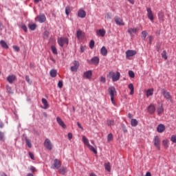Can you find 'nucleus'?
<instances>
[{
  "mask_svg": "<svg viewBox=\"0 0 176 176\" xmlns=\"http://www.w3.org/2000/svg\"><path fill=\"white\" fill-rule=\"evenodd\" d=\"M107 76L108 78H111L113 82H118V80L120 79V73L119 72H117L116 73L110 72Z\"/></svg>",
  "mask_w": 176,
  "mask_h": 176,
  "instance_id": "1",
  "label": "nucleus"
},
{
  "mask_svg": "<svg viewBox=\"0 0 176 176\" xmlns=\"http://www.w3.org/2000/svg\"><path fill=\"white\" fill-rule=\"evenodd\" d=\"M58 43L60 47H63L64 45H68V38L67 37H59L58 38Z\"/></svg>",
  "mask_w": 176,
  "mask_h": 176,
  "instance_id": "2",
  "label": "nucleus"
},
{
  "mask_svg": "<svg viewBox=\"0 0 176 176\" xmlns=\"http://www.w3.org/2000/svg\"><path fill=\"white\" fill-rule=\"evenodd\" d=\"M44 146L47 149V151H52L53 149V144H52V141L50 139L46 138L44 141Z\"/></svg>",
  "mask_w": 176,
  "mask_h": 176,
  "instance_id": "3",
  "label": "nucleus"
},
{
  "mask_svg": "<svg viewBox=\"0 0 176 176\" xmlns=\"http://www.w3.org/2000/svg\"><path fill=\"white\" fill-rule=\"evenodd\" d=\"M162 94L164 96V98L167 100L168 101H171L173 97L171 96V94H170V92L167 91L165 89H162L161 90Z\"/></svg>",
  "mask_w": 176,
  "mask_h": 176,
  "instance_id": "4",
  "label": "nucleus"
},
{
  "mask_svg": "<svg viewBox=\"0 0 176 176\" xmlns=\"http://www.w3.org/2000/svg\"><path fill=\"white\" fill-rule=\"evenodd\" d=\"M73 64H74V66H72L70 67L72 72H78V69L79 68L80 63H79V61L78 60H74L73 61Z\"/></svg>",
  "mask_w": 176,
  "mask_h": 176,
  "instance_id": "5",
  "label": "nucleus"
},
{
  "mask_svg": "<svg viewBox=\"0 0 176 176\" xmlns=\"http://www.w3.org/2000/svg\"><path fill=\"white\" fill-rule=\"evenodd\" d=\"M60 167H61V162L60 161V160L55 159L54 160V164H53L52 168L58 170V168H60Z\"/></svg>",
  "mask_w": 176,
  "mask_h": 176,
  "instance_id": "6",
  "label": "nucleus"
},
{
  "mask_svg": "<svg viewBox=\"0 0 176 176\" xmlns=\"http://www.w3.org/2000/svg\"><path fill=\"white\" fill-rule=\"evenodd\" d=\"M137 54V52L133 50H129L126 52V58H130V57H133V56H135Z\"/></svg>",
  "mask_w": 176,
  "mask_h": 176,
  "instance_id": "7",
  "label": "nucleus"
},
{
  "mask_svg": "<svg viewBox=\"0 0 176 176\" xmlns=\"http://www.w3.org/2000/svg\"><path fill=\"white\" fill-rule=\"evenodd\" d=\"M154 145L158 151H160V138H159V136L155 137Z\"/></svg>",
  "mask_w": 176,
  "mask_h": 176,
  "instance_id": "8",
  "label": "nucleus"
},
{
  "mask_svg": "<svg viewBox=\"0 0 176 176\" xmlns=\"http://www.w3.org/2000/svg\"><path fill=\"white\" fill-rule=\"evenodd\" d=\"M114 21L117 25H124V22H123V19L120 16H115Z\"/></svg>",
  "mask_w": 176,
  "mask_h": 176,
  "instance_id": "9",
  "label": "nucleus"
},
{
  "mask_svg": "<svg viewBox=\"0 0 176 176\" xmlns=\"http://www.w3.org/2000/svg\"><path fill=\"white\" fill-rule=\"evenodd\" d=\"M148 112L150 113V115H153L155 112H156V107H155V104H151L148 107Z\"/></svg>",
  "mask_w": 176,
  "mask_h": 176,
  "instance_id": "10",
  "label": "nucleus"
},
{
  "mask_svg": "<svg viewBox=\"0 0 176 176\" xmlns=\"http://www.w3.org/2000/svg\"><path fill=\"white\" fill-rule=\"evenodd\" d=\"M138 32V28H130L128 29V34L133 37L134 36V34H137Z\"/></svg>",
  "mask_w": 176,
  "mask_h": 176,
  "instance_id": "11",
  "label": "nucleus"
},
{
  "mask_svg": "<svg viewBox=\"0 0 176 176\" xmlns=\"http://www.w3.org/2000/svg\"><path fill=\"white\" fill-rule=\"evenodd\" d=\"M56 122L59 124V126H62L63 129H67V125L64 123V121L61 120V118L57 117Z\"/></svg>",
  "mask_w": 176,
  "mask_h": 176,
  "instance_id": "12",
  "label": "nucleus"
},
{
  "mask_svg": "<svg viewBox=\"0 0 176 176\" xmlns=\"http://www.w3.org/2000/svg\"><path fill=\"white\" fill-rule=\"evenodd\" d=\"M116 89H115V87H109V94L110 96H116Z\"/></svg>",
  "mask_w": 176,
  "mask_h": 176,
  "instance_id": "13",
  "label": "nucleus"
},
{
  "mask_svg": "<svg viewBox=\"0 0 176 176\" xmlns=\"http://www.w3.org/2000/svg\"><path fill=\"white\" fill-rule=\"evenodd\" d=\"M147 10V16L148 17L149 20H151V21H153V12H152V10H151V8H146Z\"/></svg>",
  "mask_w": 176,
  "mask_h": 176,
  "instance_id": "14",
  "label": "nucleus"
},
{
  "mask_svg": "<svg viewBox=\"0 0 176 176\" xmlns=\"http://www.w3.org/2000/svg\"><path fill=\"white\" fill-rule=\"evenodd\" d=\"M91 63L94 64V65H98L100 63V58H98V56H94L91 59Z\"/></svg>",
  "mask_w": 176,
  "mask_h": 176,
  "instance_id": "15",
  "label": "nucleus"
},
{
  "mask_svg": "<svg viewBox=\"0 0 176 176\" xmlns=\"http://www.w3.org/2000/svg\"><path fill=\"white\" fill-rule=\"evenodd\" d=\"M166 130V126L163 124H160L157 127V131L158 133H163Z\"/></svg>",
  "mask_w": 176,
  "mask_h": 176,
  "instance_id": "16",
  "label": "nucleus"
},
{
  "mask_svg": "<svg viewBox=\"0 0 176 176\" xmlns=\"http://www.w3.org/2000/svg\"><path fill=\"white\" fill-rule=\"evenodd\" d=\"M36 19L40 23H45V21H46V16L45 14H40L36 17Z\"/></svg>",
  "mask_w": 176,
  "mask_h": 176,
  "instance_id": "17",
  "label": "nucleus"
},
{
  "mask_svg": "<svg viewBox=\"0 0 176 176\" xmlns=\"http://www.w3.org/2000/svg\"><path fill=\"white\" fill-rule=\"evenodd\" d=\"M78 17H80V19H85V17H86V11L83 10H79L78 12Z\"/></svg>",
  "mask_w": 176,
  "mask_h": 176,
  "instance_id": "18",
  "label": "nucleus"
},
{
  "mask_svg": "<svg viewBox=\"0 0 176 176\" xmlns=\"http://www.w3.org/2000/svg\"><path fill=\"white\" fill-rule=\"evenodd\" d=\"M92 75H93V72H91V70H89V71L84 72V76L87 79H91Z\"/></svg>",
  "mask_w": 176,
  "mask_h": 176,
  "instance_id": "19",
  "label": "nucleus"
},
{
  "mask_svg": "<svg viewBox=\"0 0 176 176\" xmlns=\"http://www.w3.org/2000/svg\"><path fill=\"white\" fill-rule=\"evenodd\" d=\"M16 79H17L16 78L15 75H10L7 77V80L8 82H9L10 84L13 83L14 80H16Z\"/></svg>",
  "mask_w": 176,
  "mask_h": 176,
  "instance_id": "20",
  "label": "nucleus"
},
{
  "mask_svg": "<svg viewBox=\"0 0 176 176\" xmlns=\"http://www.w3.org/2000/svg\"><path fill=\"white\" fill-rule=\"evenodd\" d=\"M157 112L159 116H161L162 113L164 112V108H163V104H160L157 108Z\"/></svg>",
  "mask_w": 176,
  "mask_h": 176,
  "instance_id": "21",
  "label": "nucleus"
},
{
  "mask_svg": "<svg viewBox=\"0 0 176 176\" xmlns=\"http://www.w3.org/2000/svg\"><path fill=\"white\" fill-rule=\"evenodd\" d=\"M96 34L98 36H105V30L102 29V30H96Z\"/></svg>",
  "mask_w": 176,
  "mask_h": 176,
  "instance_id": "22",
  "label": "nucleus"
},
{
  "mask_svg": "<svg viewBox=\"0 0 176 176\" xmlns=\"http://www.w3.org/2000/svg\"><path fill=\"white\" fill-rule=\"evenodd\" d=\"M100 54H102V56H104V57H105V56H107V54H108V50H107V47H105V46H103L101 48Z\"/></svg>",
  "mask_w": 176,
  "mask_h": 176,
  "instance_id": "23",
  "label": "nucleus"
},
{
  "mask_svg": "<svg viewBox=\"0 0 176 176\" xmlns=\"http://www.w3.org/2000/svg\"><path fill=\"white\" fill-rule=\"evenodd\" d=\"M76 36L77 39H82L83 38V33L82 32V30H77L76 32Z\"/></svg>",
  "mask_w": 176,
  "mask_h": 176,
  "instance_id": "24",
  "label": "nucleus"
},
{
  "mask_svg": "<svg viewBox=\"0 0 176 176\" xmlns=\"http://www.w3.org/2000/svg\"><path fill=\"white\" fill-rule=\"evenodd\" d=\"M0 45L2 47H3V49H9V45H8V44L6 43V42H5V41L1 40L0 41Z\"/></svg>",
  "mask_w": 176,
  "mask_h": 176,
  "instance_id": "25",
  "label": "nucleus"
},
{
  "mask_svg": "<svg viewBox=\"0 0 176 176\" xmlns=\"http://www.w3.org/2000/svg\"><path fill=\"white\" fill-rule=\"evenodd\" d=\"M50 75L52 78H56V76H57V70L56 69H52L50 72Z\"/></svg>",
  "mask_w": 176,
  "mask_h": 176,
  "instance_id": "26",
  "label": "nucleus"
},
{
  "mask_svg": "<svg viewBox=\"0 0 176 176\" xmlns=\"http://www.w3.org/2000/svg\"><path fill=\"white\" fill-rule=\"evenodd\" d=\"M42 103L44 105V109H47V108H49V104H47V100L45 98L42 99Z\"/></svg>",
  "mask_w": 176,
  "mask_h": 176,
  "instance_id": "27",
  "label": "nucleus"
},
{
  "mask_svg": "<svg viewBox=\"0 0 176 176\" xmlns=\"http://www.w3.org/2000/svg\"><path fill=\"white\" fill-rule=\"evenodd\" d=\"M129 89L131 90L130 95L133 96V94H134V85L133 83L129 85Z\"/></svg>",
  "mask_w": 176,
  "mask_h": 176,
  "instance_id": "28",
  "label": "nucleus"
},
{
  "mask_svg": "<svg viewBox=\"0 0 176 176\" xmlns=\"http://www.w3.org/2000/svg\"><path fill=\"white\" fill-rule=\"evenodd\" d=\"M131 124L132 127H135L136 126L138 125V121L135 119H132L131 120Z\"/></svg>",
  "mask_w": 176,
  "mask_h": 176,
  "instance_id": "29",
  "label": "nucleus"
},
{
  "mask_svg": "<svg viewBox=\"0 0 176 176\" xmlns=\"http://www.w3.org/2000/svg\"><path fill=\"white\" fill-rule=\"evenodd\" d=\"M162 145L165 149H167L168 148V140H164L162 141Z\"/></svg>",
  "mask_w": 176,
  "mask_h": 176,
  "instance_id": "30",
  "label": "nucleus"
},
{
  "mask_svg": "<svg viewBox=\"0 0 176 176\" xmlns=\"http://www.w3.org/2000/svg\"><path fill=\"white\" fill-rule=\"evenodd\" d=\"M104 168L107 170V171H109V173H111V163L107 162L104 164Z\"/></svg>",
  "mask_w": 176,
  "mask_h": 176,
  "instance_id": "31",
  "label": "nucleus"
},
{
  "mask_svg": "<svg viewBox=\"0 0 176 176\" xmlns=\"http://www.w3.org/2000/svg\"><path fill=\"white\" fill-rule=\"evenodd\" d=\"M82 141L87 146H89L90 145V143L89 142V139L86 138V136H82Z\"/></svg>",
  "mask_w": 176,
  "mask_h": 176,
  "instance_id": "32",
  "label": "nucleus"
},
{
  "mask_svg": "<svg viewBox=\"0 0 176 176\" xmlns=\"http://www.w3.org/2000/svg\"><path fill=\"white\" fill-rule=\"evenodd\" d=\"M28 27L30 30H31L32 31H35V30L36 29V24L35 23L29 24Z\"/></svg>",
  "mask_w": 176,
  "mask_h": 176,
  "instance_id": "33",
  "label": "nucleus"
},
{
  "mask_svg": "<svg viewBox=\"0 0 176 176\" xmlns=\"http://www.w3.org/2000/svg\"><path fill=\"white\" fill-rule=\"evenodd\" d=\"M59 173L62 175H64V174H65V173H67V167H62L61 168H60Z\"/></svg>",
  "mask_w": 176,
  "mask_h": 176,
  "instance_id": "34",
  "label": "nucleus"
},
{
  "mask_svg": "<svg viewBox=\"0 0 176 176\" xmlns=\"http://www.w3.org/2000/svg\"><path fill=\"white\" fill-rule=\"evenodd\" d=\"M87 147L89 148V149L90 151H91V152H94V153H95L96 155H97V150L93 147V146H91V144L88 145Z\"/></svg>",
  "mask_w": 176,
  "mask_h": 176,
  "instance_id": "35",
  "label": "nucleus"
},
{
  "mask_svg": "<svg viewBox=\"0 0 176 176\" xmlns=\"http://www.w3.org/2000/svg\"><path fill=\"white\" fill-rule=\"evenodd\" d=\"M146 96H147V97H149L151 96H153V89H151L147 90Z\"/></svg>",
  "mask_w": 176,
  "mask_h": 176,
  "instance_id": "36",
  "label": "nucleus"
},
{
  "mask_svg": "<svg viewBox=\"0 0 176 176\" xmlns=\"http://www.w3.org/2000/svg\"><path fill=\"white\" fill-rule=\"evenodd\" d=\"M113 140V135L112 133H109L107 136V141L108 142H111Z\"/></svg>",
  "mask_w": 176,
  "mask_h": 176,
  "instance_id": "37",
  "label": "nucleus"
},
{
  "mask_svg": "<svg viewBox=\"0 0 176 176\" xmlns=\"http://www.w3.org/2000/svg\"><path fill=\"white\" fill-rule=\"evenodd\" d=\"M25 142H26V144L28 145V148H32V144H31L30 139L25 138Z\"/></svg>",
  "mask_w": 176,
  "mask_h": 176,
  "instance_id": "38",
  "label": "nucleus"
},
{
  "mask_svg": "<svg viewBox=\"0 0 176 176\" xmlns=\"http://www.w3.org/2000/svg\"><path fill=\"white\" fill-rule=\"evenodd\" d=\"M65 13H66L67 16H69V13H71V8L69 6H67L65 8Z\"/></svg>",
  "mask_w": 176,
  "mask_h": 176,
  "instance_id": "39",
  "label": "nucleus"
},
{
  "mask_svg": "<svg viewBox=\"0 0 176 176\" xmlns=\"http://www.w3.org/2000/svg\"><path fill=\"white\" fill-rule=\"evenodd\" d=\"M148 36V32L146 31H142V39H145Z\"/></svg>",
  "mask_w": 176,
  "mask_h": 176,
  "instance_id": "40",
  "label": "nucleus"
},
{
  "mask_svg": "<svg viewBox=\"0 0 176 176\" xmlns=\"http://www.w3.org/2000/svg\"><path fill=\"white\" fill-rule=\"evenodd\" d=\"M107 123L108 126H113V124H115V122L112 120H108Z\"/></svg>",
  "mask_w": 176,
  "mask_h": 176,
  "instance_id": "41",
  "label": "nucleus"
},
{
  "mask_svg": "<svg viewBox=\"0 0 176 176\" xmlns=\"http://www.w3.org/2000/svg\"><path fill=\"white\" fill-rule=\"evenodd\" d=\"M6 89L8 93H10V94H13V90L12 89V87L9 85L6 86Z\"/></svg>",
  "mask_w": 176,
  "mask_h": 176,
  "instance_id": "42",
  "label": "nucleus"
},
{
  "mask_svg": "<svg viewBox=\"0 0 176 176\" xmlns=\"http://www.w3.org/2000/svg\"><path fill=\"white\" fill-rule=\"evenodd\" d=\"M52 49V52L54 54H57V49L56 48V47H54V45H52L51 47Z\"/></svg>",
  "mask_w": 176,
  "mask_h": 176,
  "instance_id": "43",
  "label": "nucleus"
},
{
  "mask_svg": "<svg viewBox=\"0 0 176 176\" xmlns=\"http://www.w3.org/2000/svg\"><path fill=\"white\" fill-rule=\"evenodd\" d=\"M170 141H172V142L174 144L176 143V135H173L170 137Z\"/></svg>",
  "mask_w": 176,
  "mask_h": 176,
  "instance_id": "44",
  "label": "nucleus"
},
{
  "mask_svg": "<svg viewBox=\"0 0 176 176\" xmlns=\"http://www.w3.org/2000/svg\"><path fill=\"white\" fill-rule=\"evenodd\" d=\"M129 75L130 78H135V76L134 72H133L131 70H129Z\"/></svg>",
  "mask_w": 176,
  "mask_h": 176,
  "instance_id": "45",
  "label": "nucleus"
},
{
  "mask_svg": "<svg viewBox=\"0 0 176 176\" xmlns=\"http://www.w3.org/2000/svg\"><path fill=\"white\" fill-rule=\"evenodd\" d=\"M89 47L90 49H93L94 47V41L91 40L89 43Z\"/></svg>",
  "mask_w": 176,
  "mask_h": 176,
  "instance_id": "46",
  "label": "nucleus"
},
{
  "mask_svg": "<svg viewBox=\"0 0 176 176\" xmlns=\"http://www.w3.org/2000/svg\"><path fill=\"white\" fill-rule=\"evenodd\" d=\"M111 97V101L112 102L113 105H116V103L115 102V96H110Z\"/></svg>",
  "mask_w": 176,
  "mask_h": 176,
  "instance_id": "47",
  "label": "nucleus"
},
{
  "mask_svg": "<svg viewBox=\"0 0 176 176\" xmlns=\"http://www.w3.org/2000/svg\"><path fill=\"white\" fill-rule=\"evenodd\" d=\"M162 56L165 60H167V55H166V51H163V52L162 53Z\"/></svg>",
  "mask_w": 176,
  "mask_h": 176,
  "instance_id": "48",
  "label": "nucleus"
},
{
  "mask_svg": "<svg viewBox=\"0 0 176 176\" xmlns=\"http://www.w3.org/2000/svg\"><path fill=\"white\" fill-rule=\"evenodd\" d=\"M21 28H22V30H23V31H24L25 32H27L28 29H27V26H26L25 24H23V25H21Z\"/></svg>",
  "mask_w": 176,
  "mask_h": 176,
  "instance_id": "49",
  "label": "nucleus"
},
{
  "mask_svg": "<svg viewBox=\"0 0 176 176\" xmlns=\"http://www.w3.org/2000/svg\"><path fill=\"white\" fill-rule=\"evenodd\" d=\"M43 35H44V38H49L50 33L48 31H45L44 32Z\"/></svg>",
  "mask_w": 176,
  "mask_h": 176,
  "instance_id": "50",
  "label": "nucleus"
},
{
  "mask_svg": "<svg viewBox=\"0 0 176 176\" xmlns=\"http://www.w3.org/2000/svg\"><path fill=\"white\" fill-rule=\"evenodd\" d=\"M13 49L15 52H19L20 51V48L17 45H14Z\"/></svg>",
  "mask_w": 176,
  "mask_h": 176,
  "instance_id": "51",
  "label": "nucleus"
},
{
  "mask_svg": "<svg viewBox=\"0 0 176 176\" xmlns=\"http://www.w3.org/2000/svg\"><path fill=\"white\" fill-rule=\"evenodd\" d=\"M100 82H102V83H105V82H107V80H106L105 77L101 76L100 77Z\"/></svg>",
  "mask_w": 176,
  "mask_h": 176,
  "instance_id": "52",
  "label": "nucleus"
},
{
  "mask_svg": "<svg viewBox=\"0 0 176 176\" xmlns=\"http://www.w3.org/2000/svg\"><path fill=\"white\" fill-rule=\"evenodd\" d=\"M58 87H59V89H62L63 88V81H58Z\"/></svg>",
  "mask_w": 176,
  "mask_h": 176,
  "instance_id": "53",
  "label": "nucleus"
},
{
  "mask_svg": "<svg viewBox=\"0 0 176 176\" xmlns=\"http://www.w3.org/2000/svg\"><path fill=\"white\" fill-rule=\"evenodd\" d=\"M77 125L80 129L81 131H83V126H82V124H80L79 122H77Z\"/></svg>",
  "mask_w": 176,
  "mask_h": 176,
  "instance_id": "54",
  "label": "nucleus"
},
{
  "mask_svg": "<svg viewBox=\"0 0 176 176\" xmlns=\"http://www.w3.org/2000/svg\"><path fill=\"white\" fill-rule=\"evenodd\" d=\"M29 156H30V159H32V160H34V154H32V153L30 152Z\"/></svg>",
  "mask_w": 176,
  "mask_h": 176,
  "instance_id": "55",
  "label": "nucleus"
},
{
  "mask_svg": "<svg viewBox=\"0 0 176 176\" xmlns=\"http://www.w3.org/2000/svg\"><path fill=\"white\" fill-rule=\"evenodd\" d=\"M68 139L69 140H72V133H69L67 135Z\"/></svg>",
  "mask_w": 176,
  "mask_h": 176,
  "instance_id": "56",
  "label": "nucleus"
},
{
  "mask_svg": "<svg viewBox=\"0 0 176 176\" xmlns=\"http://www.w3.org/2000/svg\"><path fill=\"white\" fill-rule=\"evenodd\" d=\"M152 41H153V36H149V44L150 45L152 43Z\"/></svg>",
  "mask_w": 176,
  "mask_h": 176,
  "instance_id": "57",
  "label": "nucleus"
},
{
  "mask_svg": "<svg viewBox=\"0 0 176 176\" xmlns=\"http://www.w3.org/2000/svg\"><path fill=\"white\" fill-rule=\"evenodd\" d=\"M0 140H3V132H0Z\"/></svg>",
  "mask_w": 176,
  "mask_h": 176,
  "instance_id": "58",
  "label": "nucleus"
},
{
  "mask_svg": "<svg viewBox=\"0 0 176 176\" xmlns=\"http://www.w3.org/2000/svg\"><path fill=\"white\" fill-rule=\"evenodd\" d=\"M25 80H26V82H28V83H30V76H25Z\"/></svg>",
  "mask_w": 176,
  "mask_h": 176,
  "instance_id": "59",
  "label": "nucleus"
},
{
  "mask_svg": "<svg viewBox=\"0 0 176 176\" xmlns=\"http://www.w3.org/2000/svg\"><path fill=\"white\" fill-rule=\"evenodd\" d=\"M128 118H129V119H132V118H133V115L129 113L128 114Z\"/></svg>",
  "mask_w": 176,
  "mask_h": 176,
  "instance_id": "60",
  "label": "nucleus"
},
{
  "mask_svg": "<svg viewBox=\"0 0 176 176\" xmlns=\"http://www.w3.org/2000/svg\"><path fill=\"white\" fill-rule=\"evenodd\" d=\"M30 171H35V167H34V166H31L30 167Z\"/></svg>",
  "mask_w": 176,
  "mask_h": 176,
  "instance_id": "61",
  "label": "nucleus"
},
{
  "mask_svg": "<svg viewBox=\"0 0 176 176\" xmlns=\"http://www.w3.org/2000/svg\"><path fill=\"white\" fill-rule=\"evenodd\" d=\"M128 2L131 3V5H134V0H128Z\"/></svg>",
  "mask_w": 176,
  "mask_h": 176,
  "instance_id": "62",
  "label": "nucleus"
},
{
  "mask_svg": "<svg viewBox=\"0 0 176 176\" xmlns=\"http://www.w3.org/2000/svg\"><path fill=\"white\" fill-rule=\"evenodd\" d=\"M146 176H152L150 172L146 173Z\"/></svg>",
  "mask_w": 176,
  "mask_h": 176,
  "instance_id": "63",
  "label": "nucleus"
},
{
  "mask_svg": "<svg viewBox=\"0 0 176 176\" xmlns=\"http://www.w3.org/2000/svg\"><path fill=\"white\" fill-rule=\"evenodd\" d=\"M90 176H97V175H96V173H92L90 174Z\"/></svg>",
  "mask_w": 176,
  "mask_h": 176,
  "instance_id": "64",
  "label": "nucleus"
}]
</instances>
